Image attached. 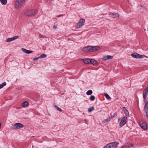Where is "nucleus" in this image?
<instances>
[{
  "mask_svg": "<svg viewBox=\"0 0 148 148\" xmlns=\"http://www.w3.org/2000/svg\"><path fill=\"white\" fill-rule=\"evenodd\" d=\"M26 0H17L15 3V7L16 8H19L24 4Z\"/></svg>",
  "mask_w": 148,
  "mask_h": 148,
  "instance_id": "f257e3e1",
  "label": "nucleus"
},
{
  "mask_svg": "<svg viewBox=\"0 0 148 148\" xmlns=\"http://www.w3.org/2000/svg\"><path fill=\"white\" fill-rule=\"evenodd\" d=\"M118 144L117 142L111 143L107 144L104 148H116Z\"/></svg>",
  "mask_w": 148,
  "mask_h": 148,
  "instance_id": "f03ea898",
  "label": "nucleus"
},
{
  "mask_svg": "<svg viewBox=\"0 0 148 148\" xmlns=\"http://www.w3.org/2000/svg\"><path fill=\"white\" fill-rule=\"evenodd\" d=\"M36 12V10H28L25 12V14L27 16H29L35 14Z\"/></svg>",
  "mask_w": 148,
  "mask_h": 148,
  "instance_id": "7ed1b4c3",
  "label": "nucleus"
},
{
  "mask_svg": "<svg viewBox=\"0 0 148 148\" xmlns=\"http://www.w3.org/2000/svg\"><path fill=\"white\" fill-rule=\"evenodd\" d=\"M127 116L126 115L121 119V122L119 123V126L120 127H122L126 124L127 122Z\"/></svg>",
  "mask_w": 148,
  "mask_h": 148,
  "instance_id": "20e7f679",
  "label": "nucleus"
},
{
  "mask_svg": "<svg viewBox=\"0 0 148 148\" xmlns=\"http://www.w3.org/2000/svg\"><path fill=\"white\" fill-rule=\"evenodd\" d=\"M131 56L133 58H143L145 57H146L145 56L139 55L136 53H134L131 54Z\"/></svg>",
  "mask_w": 148,
  "mask_h": 148,
  "instance_id": "39448f33",
  "label": "nucleus"
},
{
  "mask_svg": "<svg viewBox=\"0 0 148 148\" xmlns=\"http://www.w3.org/2000/svg\"><path fill=\"white\" fill-rule=\"evenodd\" d=\"M85 20L84 19L82 18L80 19L78 23L77 24L76 27L77 28H79L84 25Z\"/></svg>",
  "mask_w": 148,
  "mask_h": 148,
  "instance_id": "423d86ee",
  "label": "nucleus"
},
{
  "mask_svg": "<svg viewBox=\"0 0 148 148\" xmlns=\"http://www.w3.org/2000/svg\"><path fill=\"white\" fill-rule=\"evenodd\" d=\"M23 126V125L22 124L20 123H17L14 125L13 127L14 129H18L20 128H22Z\"/></svg>",
  "mask_w": 148,
  "mask_h": 148,
  "instance_id": "0eeeda50",
  "label": "nucleus"
},
{
  "mask_svg": "<svg viewBox=\"0 0 148 148\" xmlns=\"http://www.w3.org/2000/svg\"><path fill=\"white\" fill-rule=\"evenodd\" d=\"M18 36H14L12 38H7L6 40L5 41L6 42H9L18 39Z\"/></svg>",
  "mask_w": 148,
  "mask_h": 148,
  "instance_id": "6e6552de",
  "label": "nucleus"
},
{
  "mask_svg": "<svg viewBox=\"0 0 148 148\" xmlns=\"http://www.w3.org/2000/svg\"><path fill=\"white\" fill-rule=\"evenodd\" d=\"M91 48H92L91 47V46L86 47L82 49V50L83 51L86 52H91Z\"/></svg>",
  "mask_w": 148,
  "mask_h": 148,
  "instance_id": "1a4fd4ad",
  "label": "nucleus"
},
{
  "mask_svg": "<svg viewBox=\"0 0 148 148\" xmlns=\"http://www.w3.org/2000/svg\"><path fill=\"white\" fill-rule=\"evenodd\" d=\"M140 125L141 127L143 130H146L147 129L146 124L145 122H140Z\"/></svg>",
  "mask_w": 148,
  "mask_h": 148,
  "instance_id": "9d476101",
  "label": "nucleus"
},
{
  "mask_svg": "<svg viewBox=\"0 0 148 148\" xmlns=\"http://www.w3.org/2000/svg\"><path fill=\"white\" fill-rule=\"evenodd\" d=\"M91 47L92 48H91V52L94 51H96L99 50L100 47L97 46H91Z\"/></svg>",
  "mask_w": 148,
  "mask_h": 148,
  "instance_id": "9b49d317",
  "label": "nucleus"
},
{
  "mask_svg": "<svg viewBox=\"0 0 148 148\" xmlns=\"http://www.w3.org/2000/svg\"><path fill=\"white\" fill-rule=\"evenodd\" d=\"M113 57L111 56H104L103 58V60H106L110 59H112L113 58Z\"/></svg>",
  "mask_w": 148,
  "mask_h": 148,
  "instance_id": "f8f14e48",
  "label": "nucleus"
},
{
  "mask_svg": "<svg viewBox=\"0 0 148 148\" xmlns=\"http://www.w3.org/2000/svg\"><path fill=\"white\" fill-rule=\"evenodd\" d=\"M22 50L23 52L24 53H25L27 54H29L31 53H32L33 52L32 51L28 50L24 48H22Z\"/></svg>",
  "mask_w": 148,
  "mask_h": 148,
  "instance_id": "ddd939ff",
  "label": "nucleus"
},
{
  "mask_svg": "<svg viewBox=\"0 0 148 148\" xmlns=\"http://www.w3.org/2000/svg\"><path fill=\"white\" fill-rule=\"evenodd\" d=\"M90 59L86 58L82 60V61L85 64H88L90 63Z\"/></svg>",
  "mask_w": 148,
  "mask_h": 148,
  "instance_id": "4468645a",
  "label": "nucleus"
},
{
  "mask_svg": "<svg viewBox=\"0 0 148 148\" xmlns=\"http://www.w3.org/2000/svg\"><path fill=\"white\" fill-rule=\"evenodd\" d=\"M148 92V90H147L146 89H145V91L143 93V98L144 99H145L146 98Z\"/></svg>",
  "mask_w": 148,
  "mask_h": 148,
  "instance_id": "2eb2a0df",
  "label": "nucleus"
},
{
  "mask_svg": "<svg viewBox=\"0 0 148 148\" xmlns=\"http://www.w3.org/2000/svg\"><path fill=\"white\" fill-rule=\"evenodd\" d=\"M28 103L27 101H25L22 103V106L24 108L27 107L28 106Z\"/></svg>",
  "mask_w": 148,
  "mask_h": 148,
  "instance_id": "dca6fc26",
  "label": "nucleus"
},
{
  "mask_svg": "<svg viewBox=\"0 0 148 148\" xmlns=\"http://www.w3.org/2000/svg\"><path fill=\"white\" fill-rule=\"evenodd\" d=\"M90 63L93 65L96 64L97 63V62L93 59H90Z\"/></svg>",
  "mask_w": 148,
  "mask_h": 148,
  "instance_id": "f3484780",
  "label": "nucleus"
},
{
  "mask_svg": "<svg viewBox=\"0 0 148 148\" xmlns=\"http://www.w3.org/2000/svg\"><path fill=\"white\" fill-rule=\"evenodd\" d=\"M111 118L110 117H109L108 118H107V119L104 120L102 122L103 123H105L107 122H108L110 121L111 120Z\"/></svg>",
  "mask_w": 148,
  "mask_h": 148,
  "instance_id": "a211bd4d",
  "label": "nucleus"
},
{
  "mask_svg": "<svg viewBox=\"0 0 148 148\" xmlns=\"http://www.w3.org/2000/svg\"><path fill=\"white\" fill-rule=\"evenodd\" d=\"M123 111H124V113L126 115H127L128 114H129L128 111V110H127L125 107H123Z\"/></svg>",
  "mask_w": 148,
  "mask_h": 148,
  "instance_id": "6ab92c4d",
  "label": "nucleus"
},
{
  "mask_svg": "<svg viewBox=\"0 0 148 148\" xmlns=\"http://www.w3.org/2000/svg\"><path fill=\"white\" fill-rule=\"evenodd\" d=\"M112 15L113 16L114 18L118 17L119 16V15L117 13H112Z\"/></svg>",
  "mask_w": 148,
  "mask_h": 148,
  "instance_id": "aec40b11",
  "label": "nucleus"
},
{
  "mask_svg": "<svg viewBox=\"0 0 148 148\" xmlns=\"http://www.w3.org/2000/svg\"><path fill=\"white\" fill-rule=\"evenodd\" d=\"M104 95L106 97V98L110 100L111 99V98L109 96V95L107 93H104Z\"/></svg>",
  "mask_w": 148,
  "mask_h": 148,
  "instance_id": "412c9836",
  "label": "nucleus"
},
{
  "mask_svg": "<svg viewBox=\"0 0 148 148\" xmlns=\"http://www.w3.org/2000/svg\"><path fill=\"white\" fill-rule=\"evenodd\" d=\"M0 1L2 4L3 5H5L7 3V0H0Z\"/></svg>",
  "mask_w": 148,
  "mask_h": 148,
  "instance_id": "4be33fe9",
  "label": "nucleus"
},
{
  "mask_svg": "<svg viewBox=\"0 0 148 148\" xmlns=\"http://www.w3.org/2000/svg\"><path fill=\"white\" fill-rule=\"evenodd\" d=\"M47 55L44 53L42 54L39 56L40 58H46Z\"/></svg>",
  "mask_w": 148,
  "mask_h": 148,
  "instance_id": "5701e85b",
  "label": "nucleus"
},
{
  "mask_svg": "<svg viewBox=\"0 0 148 148\" xmlns=\"http://www.w3.org/2000/svg\"><path fill=\"white\" fill-rule=\"evenodd\" d=\"M126 147L130 148L133 147V145L130 143H128L126 145Z\"/></svg>",
  "mask_w": 148,
  "mask_h": 148,
  "instance_id": "b1692460",
  "label": "nucleus"
},
{
  "mask_svg": "<svg viewBox=\"0 0 148 148\" xmlns=\"http://www.w3.org/2000/svg\"><path fill=\"white\" fill-rule=\"evenodd\" d=\"M92 92L91 90H89L87 92L86 94L87 95H90L92 94Z\"/></svg>",
  "mask_w": 148,
  "mask_h": 148,
  "instance_id": "393cba45",
  "label": "nucleus"
},
{
  "mask_svg": "<svg viewBox=\"0 0 148 148\" xmlns=\"http://www.w3.org/2000/svg\"><path fill=\"white\" fill-rule=\"evenodd\" d=\"M6 84L5 82H4L2 84H0V89L3 88V87L5 86Z\"/></svg>",
  "mask_w": 148,
  "mask_h": 148,
  "instance_id": "a878e982",
  "label": "nucleus"
},
{
  "mask_svg": "<svg viewBox=\"0 0 148 148\" xmlns=\"http://www.w3.org/2000/svg\"><path fill=\"white\" fill-rule=\"evenodd\" d=\"M145 111L148 110V103H146L144 106Z\"/></svg>",
  "mask_w": 148,
  "mask_h": 148,
  "instance_id": "bb28decb",
  "label": "nucleus"
},
{
  "mask_svg": "<svg viewBox=\"0 0 148 148\" xmlns=\"http://www.w3.org/2000/svg\"><path fill=\"white\" fill-rule=\"evenodd\" d=\"M94 107H92L89 108L88 109V111L89 112H91L92 111H93V110H94Z\"/></svg>",
  "mask_w": 148,
  "mask_h": 148,
  "instance_id": "cd10ccee",
  "label": "nucleus"
},
{
  "mask_svg": "<svg viewBox=\"0 0 148 148\" xmlns=\"http://www.w3.org/2000/svg\"><path fill=\"white\" fill-rule=\"evenodd\" d=\"M90 99L91 101H93L95 99V97L93 95H92L90 96Z\"/></svg>",
  "mask_w": 148,
  "mask_h": 148,
  "instance_id": "c85d7f7f",
  "label": "nucleus"
},
{
  "mask_svg": "<svg viewBox=\"0 0 148 148\" xmlns=\"http://www.w3.org/2000/svg\"><path fill=\"white\" fill-rule=\"evenodd\" d=\"M38 38H46V37L45 36L40 34Z\"/></svg>",
  "mask_w": 148,
  "mask_h": 148,
  "instance_id": "c756f323",
  "label": "nucleus"
},
{
  "mask_svg": "<svg viewBox=\"0 0 148 148\" xmlns=\"http://www.w3.org/2000/svg\"><path fill=\"white\" fill-rule=\"evenodd\" d=\"M55 107L56 108V109H57V110H58V111H59L60 112L62 111V110L59 107H58L57 106H55Z\"/></svg>",
  "mask_w": 148,
  "mask_h": 148,
  "instance_id": "7c9ffc66",
  "label": "nucleus"
},
{
  "mask_svg": "<svg viewBox=\"0 0 148 148\" xmlns=\"http://www.w3.org/2000/svg\"><path fill=\"white\" fill-rule=\"evenodd\" d=\"M57 25H55L54 24L53 25V29H57Z\"/></svg>",
  "mask_w": 148,
  "mask_h": 148,
  "instance_id": "2f4dec72",
  "label": "nucleus"
},
{
  "mask_svg": "<svg viewBox=\"0 0 148 148\" xmlns=\"http://www.w3.org/2000/svg\"><path fill=\"white\" fill-rule=\"evenodd\" d=\"M39 58H40V57H39V56L37 57L36 58H34L33 59V60H34V61L37 60Z\"/></svg>",
  "mask_w": 148,
  "mask_h": 148,
  "instance_id": "473e14b6",
  "label": "nucleus"
},
{
  "mask_svg": "<svg viewBox=\"0 0 148 148\" xmlns=\"http://www.w3.org/2000/svg\"><path fill=\"white\" fill-rule=\"evenodd\" d=\"M116 114L114 113V114H113L112 115H111V117H110L111 119L113 118L114 117L116 116Z\"/></svg>",
  "mask_w": 148,
  "mask_h": 148,
  "instance_id": "72a5a7b5",
  "label": "nucleus"
},
{
  "mask_svg": "<svg viewBox=\"0 0 148 148\" xmlns=\"http://www.w3.org/2000/svg\"><path fill=\"white\" fill-rule=\"evenodd\" d=\"M146 115L147 117L148 118V110H146L145 111Z\"/></svg>",
  "mask_w": 148,
  "mask_h": 148,
  "instance_id": "f704fd0d",
  "label": "nucleus"
},
{
  "mask_svg": "<svg viewBox=\"0 0 148 148\" xmlns=\"http://www.w3.org/2000/svg\"><path fill=\"white\" fill-rule=\"evenodd\" d=\"M60 16H62V15H61V14L60 15H58L57 16L58 17H60Z\"/></svg>",
  "mask_w": 148,
  "mask_h": 148,
  "instance_id": "c9c22d12",
  "label": "nucleus"
},
{
  "mask_svg": "<svg viewBox=\"0 0 148 148\" xmlns=\"http://www.w3.org/2000/svg\"><path fill=\"white\" fill-rule=\"evenodd\" d=\"M145 30H146V29H145L144 31H145Z\"/></svg>",
  "mask_w": 148,
  "mask_h": 148,
  "instance_id": "e433bc0d",
  "label": "nucleus"
},
{
  "mask_svg": "<svg viewBox=\"0 0 148 148\" xmlns=\"http://www.w3.org/2000/svg\"><path fill=\"white\" fill-rule=\"evenodd\" d=\"M147 29H148V27L147 28Z\"/></svg>",
  "mask_w": 148,
  "mask_h": 148,
  "instance_id": "4c0bfd02",
  "label": "nucleus"
}]
</instances>
